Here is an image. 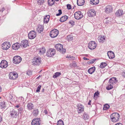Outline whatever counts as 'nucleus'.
<instances>
[{"mask_svg":"<svg viewBox=\"0 0 125 125\" xmlns=\"http://www.w3.org/2000/svg\"><path fill=\"white\" fill-rule=\"evenodd\" d=\"M120 117L119 114L117 113L112 114L110 115L111 120L112 122H115L119 121Z\"/></svg>","mask_w":125,"mask_h":125,"instance_id":"nucleus-1","label":"nucleus"},{"mask_svg":"<svg viewBox=\"0 0 125 125\" xmlns=\"http://www.w3.org/2000/svg\"><path fill=\"white\" fill-rule=\"evenodd\" d=\"M55 49L58 51H59L60 52L62 53H64L66 52V50L63 48L62 45L60 44H56L55 46Z\"/></svg>","mask_w":125,"mask_h":125,"instance_id":"nucleus-2","label":"nucleus"},{"mask_svg":"<svg viewBox=\"0 0 125 125\" xmlns=\"http://www.w3.org/2000/svg\"><path fill=\"white\" fill-rule=\"evenodd\" d=\"M41 58L38 56H36L33 59L32 62L34 65H38L41 63Z\"/></svg>","mask_w":125,"mask_h":125,"instance_id":"nucleus-3","label":"nucleus"},{"mask_svg":"<svg viewBox=\"0 0 125 125\" xmlns=\"http://www.w3.org/2000/svg\"><path fill=\"white\" fill-rule=\"evenodd\" d=\"M22 58L19 56H15L13 58L12 61L13 63L15 64H17L19 63L21 61Z\"/></svg>","mask_w":125,"mask_h":125,"instance_id":"nucleus-4","label":"nucleus"},{"mask_svg":"<svg viewBox=\"0 0 125 125\" xmlns=\"http://www.w3.org/2000/svg\"><path fill=\"white\" fill-rule=\"evenodd\" d=\"M58 31L55 29H54L51 30L50 33V35L52 38L56 37L58 34Z\"/></svg>","mask_w":125,"mask_h":125,"instance_id":"nucleus-5","label":"nucleus"},{"mask_svg":"<svg viewBox=\"0 0 125 125\" xmlns=\"http://www.w3.org/2000/svg\"><path fill=\"white\" fill-rule=\"evenodd\" d=\"M10 115L12 118H17L19 116L18 112L13 109L10 110Z\"/></svg>","mask_w":125,"mask_h":125,"instance_id":"nucleus-6","label":"nucleus"},{"mask_svg":"<svg viewBox=\"0 0 125 125\" xmlns=\"http://www.w3.org/2000/svg\"><path fill=\"white\" fill-rule=\"evenodd\" d=\"M41 120L40 118H35L32 120L31 125H40L41 123Z\"/></svg>","mask_w":125,"mask_h":125,"instance_id":"nucleus-7","label":"nucleus"},{"mask_svg":"<svg viewBox=\"0 0 125 125\" xmlns=\"http://www.w3.org/2000/svg\"><path fill=\"white\" fill-rule=\"evenodd\" d=\"M96 46V43L94 41H91L88 44V47L91 50L94 49Z\"/></svg>","mask_w":125,"mask_h":125,"instance_id":"nucleus-8","label":"nucleus"},{"mask_svg":"<svg viewBox=\"0 0 125 125\" xmlns=\"http://www.w3.org/2000/svg\"><path fill=\"white\" fill-rule=\"evenodd\" d=\"M9 76L10 79L15 80L18 77V75L16 72H11L9 74Z\"/></svg>","mask_w":125,"mask_h":125,"instance_id":"nucleus-9","label":"nucleus"},{"mask_svg":"<svg viewBox=\"0 0 125 125\" xmlns=\"http://www.w3.org/2000/svg\"><path fill=\"white\" fill-rule=\"evenodd\" d=\"M55 49H50L47 51L46 53V55L48 57H52L55 54Z\"/></svg>","mask_w":125,"mask_h":125,"instance_id":"nucleus-10","label":"nucleus"},{"mask_svg":"<svg viewBox=\"0 0 125 125\" xmlns=\"http://www.w3.org/2000/svg\"><path fill=\"white\" fill-rule=\"evenodd\" d=\"M75 18L77 20H79L83 17L82 13L80 11H78L75 12L74 14Z\"/></svg>","mask_w":125,"mask_h":125,"instance_id":"nucleus-11","label":"nucleus"},{"mask_svg":"<svg viewBox=\"0 0 125 125\" xmlns=\"http://www.w3.org/2000/svg\"><path fill=\"white\" fill-rule=\"evenodd\" d=\"M36 36V34L34 31H31L28 34V37L30 39H33L35 38Z\"/></svg>","mask_w":125,"mask_h":125,"instance_id":"nucleus-12","label":"nucleus"},{"mask_svg":"<svg viewBox=\"0 0 125 125\" xmlns=\"http://www.w3.org/2000/svg\"><path fill=\"white\" fill-rule=\"evenodd\" d=\"M77 111L79 113L83 112L84 110V107L82 104H77Z\"/></svg>","mask_w":125,"mask_h":125,"instance_id":"nucleus-13","label":"nucleus"},{"mask_svg":"<svg viewBox=\"0 0 125 125\" xmlns=\"http://www.w3.org/2000/svg\"><path fill=\"white\" fill-rule=\"evenodd\" d=\"M8 63L5 60H2L0 63V67L2 68H5L7 67Z\"/></svg>","mask_w":125,"mask_h":125,"instance_id":"nucleus-14","label":"nucleus"},{"mask_svg":"<svg viewBox=\"0 0 125 125\" xmlns=\"http://www.w3.org/2000/svg\"><path fill=\"white\" fill-rule=\"evenodd\" d=\"M88 15L89 17H93L96 14V12L95 10L94 9L90 10L87 12Z\"/></svg>","mask_w":125,"mask_h":125,"instance_id":"nucleus-15","label":"nucleus"},{"mask_svg":"<svg viewBox=\"0 0 125 125\" xmlns=\"http://www.w3.org/2000/svg\"><path fill=\"white\" fill-rule=\"evenodd\" d=\"M21 47L25 48L28 46V40H25L22 41L20 43Z\"/></svg>","mask_w":125,"mask_h":125,"instance_id":"nucleus-16","label":"nucleus"},{"mask_svg":"<svg viewBox=\"0 0 125 125\" xmlns=\"http://www.w3.org/2000/svg\"><path fill=\"white\" fill-rule=\"evenodd\" d=\"M113 8L111 6L107 5L105 8V11L107 13H109L112 12Z\"/></svg>","mask_w":125,"mask_h":125,"instance_id":"nucleus-17","label":"nucleus"},{"mask_svg":"<svg viewBox=\"0 0 125 125\" xmlns=\"http://www.w3.org/2000/svg\"><path fill=\"white\" fill-rule=\"evenodd\" d=\"M21 45L18 42L13 44L12 46V49L16 50L20 48Z\"/></svg>","mask_w":125,"mask_h":125,"instance_id":"nucleus-18","label":"nucleus"},{"mask_svg":"<svg viewBox=\"0 0 125 125\" xmlns=\"http://www.w3.org/2000/svg\"><path fill=\"white\" fill-rule=\"evenodd\" d=\"M124 14V12L122 10L119 9L116 12L115 15L117 16L120 17Z\"/></svg>","mask_w":125,"mask_h":125,"instance_id":"nucleus-19","label":"nucleus"},{"mask_svg":"<svg viewBox=\"0 0 125 125\" xmlns=\"http://www.w3.org/2000/svg\"><path fill=\"white\" fill-rule=\"evenodd\" d=\"M107 54L109 58L110 59H113L115 57L114 53L111 51L108 52H107Z\"/></svg>","mask_w":125,"mask_h":125,"instance_id":"nucleus-20","label":"nucleus"},{"mask_svg":"<svg viewBox=\"0 0 125 125\" xmlns=\"http://www.w3.org/2000/svg\"><path fill=\"white\" fill-rule=\"evenodd\" d=\"M43 27L41 25H39L37 28V31L39 33H41L43 31Z\"/></svg>","mask_w":125,"mask_h":125,"instance_id":"nucleus-21","label":"nucleus"},{"mask_svg":"<svg viewBox=\"0 0 125 125\" xmlns=\"http://www.w3.org/2000/svg\"><path fill=\"white\" fill-rule=\"evenodd\" d=\"M95 70V68L94 66L91 67L88 70V72L90 74H92L94 73Z\"/></svg>","mask_w":125,"mask_h":125,"instance_id":"nucleus-22","label":"nucleus"},{"mask_svg":"<svg viewBox=\"0 0 125 125\" xmlns=\"http://www.w3.org/2000/svg\"><path fill=\"white\" fill-rule=\"evenodd\" d=\"M99 2V0H90V3L91 4L95 5H97Z\"/></svg>","mask_w":125,"mask_h":125,"instance_id":"nucleus-23","label":"nucleus"},{"mask_svg":"<svg viewBox=\"0 0 125 125\" xmlns=\"http://www.w3.org/2000/svg\"><path fill=\"white\" fill-rule=\"evenodd\" d=\"M85 1V0H77V4L78 6H82L84 4Z\"/></svg>","mask_w":125,"mask_h":125,"instance_id":"nucleus-24","label":"nucleus"},{"mask_svg":"<svg viewBox=\"0 0 125 125\" xmlns=\"http://www.w3.org/2000/svg\"><path fill=\"white\" fill-rule=\"evenodd\" d=\"M50 16L49 15H46L44 18V22L46 23H47L49 20Z\"/></svg>","mask_w":125,"mask_h":125,"instance_id":"nucleus-25","label":"nucleus"},{"mask_svg":"<svg viewBox=\"0 0 125 125\" xmlns=\"http://www.w3.org/2000/svg\"><path fill=\"white\" fill-rule=\"evenodd\" d=\"M68 18V17L66 15H65L62 17L60 20V21L61 22H64L66 21Z\"/></svg>","mask_w":125,"mask_h":125,"instance_id":"nucleus-26","label":"nucleus"},{"mask_svg":"<svg viewBox=\"0 0 125 125\" xmlns=\"http://www.w3.org/2000/svg\"><path fill=\"white\" fill-rule=\"evenodd\" d=\"M39 113L38 110V109H35L33 111L32 114L34 116H37Z\"/></svg>","mask_w":125,"mask_h":125,"instance_id":"nucleus-27","label":"nucleus"},{"mask_svg":"<svg viewBox=\"0 0 125 125\" xmlns=\"http://www.w3.org/2000/svg\"><path fill=\"white\" fill-rule=\"evenodd\" d=\"M27 107L29 109L31 110L32 109H33L34 106L32 103H28Z\"/></svg>","mask_w":125,"mask_h":125,"instance_id":"nucleus-28","label":"nucleus"},{"mask_svg":"<svg viewBox=\"0 0 125 125\" xmlns=\"http://www.w3.org/2000/svg\"><path fill=\"white\" fill-rule=\"evenodd\" d=\"M23 108L22 107H20L18 109V115L19 114H20L21 115H22L23 113Z\"/></svg>","mask_w":125,"mask_h":125,"instance_id":"nucleus-29","label":"nucleus"},{"mask_svg":"<svg viewBox=\"0 0 125 125\" xmlns=\"http://www.w3.org/2000/svg\"><path fill=\"white\" fill-rule=\"evenodd\" d=\"M45 51V50L44 47H42V48L39 49V53L40 54H44Z\"/></svg>","mask_w":125,"mask_h":125,"instance_id":"nucleus-30","label":"nucleus"},{"mask_svg":"<svg viewBox=\"0 0 125 125\" xmlns=\"http://www.w3.org/2000/svg\"><path fill=\"white\" fill-rule=\"evenodd\" d=\"M98 41H99V42H102V43L103 42H104V41H105V38L104 36H103L102 37H99L98 38Z\"/></svg>","mask_w":125,"mask_h":125,"instance_id":"nucleus-31","label":"nucleus"},{"mask_svg":"<svg viewBox=\"0 0 125 125\" xmlns=\"http://www.w3.org/2000/svg\"><path fill=\"white\" fill-rule=\"evenodd\" d=\"M61 74L60 72H57L55 73L53 75V77L54 78H56L60 76Z\"/></svg>","mask_w":125,"mask_h":125,"instance_id":"nucleus-32","label":"nucleus"},{"mask_svg":"<svg viewBox=\"0 0 125 125\" xmlns=\"http://www.w3.org/2000/svg\"><path fill=\"white\" fill-rule=\"evenodd\" d=\"M0 105L2 108H4L6 107L5 102L4 101H1L0 102Z\"/></svg>","mask_w":125,"mask_h":125,"instance_id":"nucleus-33","label":"nucleus"},{"mask_svg":"<svg viewBox=\"0 0 125 125\" xmlns=\"http://www.w3.org/2000/svg\"><path fill=\"white\" fill-rule=\"evenodd\" d=\"M110 107V106L108 104H106L104 105L103 108L104 110H106Z\"/></svg>","mask_w":125,"mask_h":125,"instance_id":"nucleus-34","label":"nucleus"},{"mask_svg":"<svg viewBox=\"0 0 125 125\" xmlns=\"http://www.w3.org/2000/svg\"><path fill=\"white\" fill-rule=\"evenodd\" d=\"M107 65V64L106 62H102L100 66V68H103Z\"/></svg>","mask_w":125,"mask_h":125,"instance_id":"nucleus-35","label":"nucleus"},{"mask_svg":"<svg viewBox=\"0 0 125 125\" xmlns=\"http://www.w3.org/2000/svg\"><path fill=\"white\" fill-rule=\"evenodd\" d=\"M48 2L49 5L52 6L54 3V1L53 0H48Z\"/></svg>","mask_w":125,"mask_h":125,"instance_id":"nucleus-36","label":"nucleus"},{"mask_svg":"<svg viewBox=\"0 0 125 125\" xmlns=\"http://www.w3.org/2000/svg\"><path fill=\"white\" fill-rule=\"evenodd\" d=\"M2 49L3 50H7L10 47H9V45L8 46H7L6 45L2 44Z\"/></svg>","mask_w":125,"mask_h":125,"instance_id":"nucleus-37","label":"nucleus"},{"mask_svg":"<svg viewBox=\"0 0 125 125\" xmlns=\"http://www.w3.org/2000/svg\"><path fill=\"white\" fill-rule=\"evenodd\" d=\"M113 88V85L109 83L108 86L106 87V89L108 90H109Z\"/></svg>","mask_w":125,"mask_h":125,"instance_id":"nucleus-38","label":"nucleus"},{"mask_svg":"<svg viewBox=\"0 0 125 125\" xmlns=\"http://www.w3.org/2000/svg\"><path fill=\"white\" fill-rule=\"evenodd\" d=\"M83 115L84 117H83V119L85 120L88 119L89 118V115L86 113H84Z\"/></svg>","mask_w":125,"mask_h":125,"instance_id":"nucleus-39","label":"nucleus"},{"mask_svg":"<svg viewBox=\"0 0 125 125\" xmlns=\"http://www.w3.org/2000/svg\"><path fill=\"white\" fill-rule=\"evenodd\" d=\"M57 125H64L63 121L62 120L58 121Z\"/></svg>","mask_w":125,"mask_h":125,"instance_id":"nucleus-40","label":"nucleus"},{"mask_svg":"<svg viewBox=\"0 0 125 125\" xmlns=\"http://www.w3.org/2000/svg\"><path fill=\"white\" fill-rule=\"evenodd\" d=\"M67 39L69 41H71L73 39V37L72 35H69L67 36Z\"/></svg>","mask_w":125,"mask_h":125,"instance_id":"nucleus-41","label":"nucleus"},{"mask_svg":"<svg viewBox=\"0 0 125 125\" xmlns=\"http://www.w3.org/2000/svg\"><path fill=\"white\" fill-rule=\"evenodd\" d=\"M38 3L39 5H41L44 2L43 0H38Z\"/></svg>","mask_w":125,"mask_h":125,"instance_id":"nucleus-42","label":"nucleus"},{"mask_svg":"<svg viewBox=\"0 0 125 125\" xmlns=\"http://www.w3.org/2000/svg\"><path fill=\"white\" fill-rule=\"evenodd\" d=\"M110 81L112 80V81L115 82L116 83L118 81L117 79V78L115 77H113L111 78L110 79Z\"/></svg>","mask_w":125,"mask_h":125,"instance_id":"nucleus-43","label":"nucleus"},{"mask_svg":"<svg viewBox=\"0 0 125 125\" xmlns=\"http://www.w3.org/2000/svg\"><path fill=\"white\" fill-rule=\"evenodd\" d=\"M99 94V93L98 91H97L96 92H95L94 94V97H95L98 96Z\"/></svg>","mask_w":125,"mask_h":125,"instance_id":"nucleus-44","label":"nucleus"},{"mask_svg":"<svg viewBox=\"0 0 125 125\" xmlns=\"http://www.w3.org/2000/svg\"><path fill=\"white\" fill-rule=\"evenodd\" d=\"M59 13L56 14V15L57 16H58L60 15L62 13V10L61 9L59 10H58Z\"/></svg>","mask_w":125,"mask_h":125,"instance_id":"nucleus-45","label":"nucleus"},{"mask_svg":"<svg viewBox=\"0 0 125 125\" xmlns=\"http://www.w3.org/2000/svg\"><path fill=\"white\" fill-rule=\"evenodd\" d=\"M69 23L71 24L72 26H73L75 24L74 21L73 20H71L69 21Z\"/></svg>","mask_w":125,"mask_h":125,"instance_id":"nucleus-46","label":"nucleus"},{"mask_svg":"<svg viewBox=\"0 0 125 125\" xmlns=\"http://www.w3.org/2000/svg\"><path fill=\"white\" fill-rule=\"evenodd\" d=\"M41 85H39L38 86L37 88V90H36V92H39L40 91V90L41 88Z\"/></svg>","mask_w":125,"mask_h":125,"instance_id":"nucleus-47","label":"nucleus"},{"mask_svg":"<svg viewBox=\"0 0 125 125\" xmlns=\"http://www.w3.org/2000/svg\"><path fill=\"white\" fill-rule=\"evenodd\" d=\"M31 72L30 71H27L26 72L27 74L29 76L31 75Z\"/></svg>","mask_w":125,"mask_h":125,"instance_id":"nucleus-48","label":"nucleus"},{"mask_svg":"<svg viewBox=\"0 0 125 125\" xmlns=\"http://www.w3.org/2000/svg\"><path fill=\"white\" fill-rule=\"evenodd\" d=\"M4 44L6 45L7 46H8L9 45V47L10 46V42H5L4 43Z\"/></svg>","mask_w":125,"mask_h":125,"instance_id":"nucleus-49","label":"nucleus"},{"mask_svg":"<svg viewBox=\"0 0 125 125\" xmlns=\"http://www.w3.org/2000/svg\"><path fill=\"white\" fill-rule=\"evenodd\" d=\"M109 83L113 85L115 83H116L115 82L112 80H111V81H110V79L109 82Z\"/></svg>","mask_w":125,"mask_h":125,"instance_id":"nucleus-50","label":"nucleus"},{"mask_svg":"<svg viewBox=\"0 0 125 125\" xmlns=\"http://www.w3.org/2000/svg\"><path fill=\"white\" fill-rule=\"evenodd\" d=\"M67 8L68 10H70L72 8L70 4H67Z\"/></svg>","mask_w":125,"mask_h":125,"instance_id":"nucleus-51","label":"nucleus"},{"mask_svg":"<svg viewBox=\"0 0 125 125\" xmlns=\"http://www.w3.org/2000/svg\"><path fill=\"white\" fill-rule=\"evenodd\" d=\"M122 76L125 77V71H123L122 72Z\"/></svg>","mask_w":125,"mask_h":125,"instance_id":"nucleus-52","label":"nucleus"},{"mask_svg":"<svg viewBox=\"0 0 125 125\" xmlns=\"http://www.w3.org/2000/svg\"><path fill=\"white\" fill-rule=\"evenodd\" d=\"M13 97V96L12 94H10L9 96V99L10 100L12 99V97Z\"/></svg>","mask_w":125,"mask_h":125,"instance_id":"nucleus-53","label":"nucleus"},{"mask_svg":"<svg viewBox=\"0 0 125 125\" xmlns=\"http://www.w3.org/2000/svg\"><path fill=\"white\" fill-rule=\"evenodd\" d=\"M96 60V59H93L92 60H90V61L91 62V63H93Z\"/></svg>","mask_w":125,"mask_h":125,"instance_id":"nucleus-54","label":"nucleus"},{"mask_svg":"<svg viewBox=\"0 0 125 125\" xmlns=\"http://www.w3.org/2000/svg\"><path fill=\"white\" fill-rule=\"evenodd\" d=\"M75 58L73 56H71L70 59V60H74L75 59Z\"/></svg>","mask_w":125,"mask_h":125,"instance_id":"nucleus-55","label":"nucleus"},{"mask_svg":"<svg viewBox=\"0 0 125 125\" xmlns=\"http://www.w3.org/2000/svg\"><path fill=\"white\" fill-rule=\"evenodd\" d=\"M5 10V8L3 7L2 9H1V10H0V11L1 12H3V11H4Z\"/></svg>","mask_w":125,"mask_h":125,"instance_id":"nucleus-56","label":"nucleus"},{"mask_svg":"<svg viewBox=\"0 0 125 125\" xmlns=\"http://www.w3.org/2000/svg\"><path fill=\"white\" fill-rule=\"evenodd\" d=\"M19 99H21L22 101H23L24 100V99L22 97H19Z\"/></svg>","mask_w":125,"mask_h":125,"instance_id":"nucleus-57","label":"nucleus"},{"mask_svg":"<svg viewBox=\"0 0 125 125\" xmlns=\"http://www.w3.org/2000/svg\"><path fill=\"white\" fill-rule=\"evenodd\" d=\"M43 113H44L45 114V115L47 114L48 113L47 111V110H45L43 112Z\"/></svg>","mask_w":125,"mask_h":125,"instance_id":"nucleus-58","label":"nucleus"},{"mask_svg":"<svg viewBox=\"0 0 125 125\" xmlns=\"http://www.w3.org/2000/svg\"><path fill=\"white\" fill-rule=\"evenodd\" d=\"M20 104H18L16 105L15 106V107L16 108H19V107H20Z\"/></svg>","mask_w":125,"mask_h":125,"instance_id":"nucleus-59","label":"nucleus"},{"mask_svg":"<svg viewBox=\"0 0 125 125\" xmlns=\"http://www.w3.org/2000/svg\"><path fill=\"white\" fill-rule=\"evenodd\" d=\"M2 117L1 116V115H0V123L2 121Z\"/></svg>","mask_w":125,"mask_h":125,"instance_id":"nucleus-60","label":"nucleus"},{"mask_svg":"<svg viewBox=\"0 0 125 125\" xmlns=\"http://www.w3.org/2000/svg\"><path fill=\"white\" fill-rule=\"evenodd\" d=\"M83 59L84 60H89V59H88L86 57H84L83 58Z\"/></svg>","mask_w":125,"mask_h":125,"instance_id":"nucleus-61","label":"nucleus"},{"mask_svg":"<svg viewBox=\"0 0 125 125\" xmlns=\"http://www.w3.org/2000/svg\"><path fill=\"white\" fill-rule=\"evenodd\" d=\"M115 125H123L121 123H118L116 124Z\"/></svg>","mask_w":125,"mask_h":125,"instance_id":"nucleus-62","label":"nucleus"},{"mask_svg":"<svg viewBox=\"0 0 125 125\" xmlns=\"http://www.w3.org/2000/svg\"><path fill=\"white\" fill-rule=\"evenodd\" d=\"M71 55H69L68 56H66V58H68L70 59L71 58Z\"/></svg>","mask_w":125,"mask_h":125,"instance_id":"nucleus-63","label":"nucleus"},{"mask_svg":"<svg viewBox=\"0 0 125 125\" xmlns=\"http://www.w3.org/2000/svg\"><path fill=\"white\" fill-rule=\"evenodd\" d=\"M91 102V100H89L88 103V104L89 105H90Z\"/></svg>","mask_w":125,"mask_h":125,"instance_id":"nucleus-64","label":"nucleus"}]
</instances>
